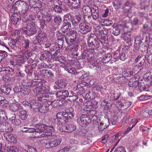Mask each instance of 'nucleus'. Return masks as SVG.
<instances>
[{
	"mask_svg": "<svg viewBox=\"0 0 152 152\" xmlns=\"http://www.w3.org/2000/svg\"><path fill=\"white\" fill-rule=\"evenodd\" d=\"M61 142V139H57L53 140H52L53 147H55L59 145Z\"/></svg>",
	"mask_w": 152,
	"mask_h": 152,
	"instance_id": "nucleus-32",
	"label": "nucleus"
},
{
	"mask_svg": "<svg viewBox=\"0 0 152 152\" xmlns=\"http://www.w3.org/2000/svg\"><path fill=\"white\" fill-rule=\"evenodd\" d=\"M45 147L47 148H50L53 147L52 142V140H45L43 142Z\"/></svg>",
	"mask_w": 152,
	"mask_h": 152,
	"instance_id": "nucleus-27",
	"label": "nucleus"
},
{
	"mask_svg": "<svg viewBox=\"0 0 152 152\" xmlns=\"http://www.w3.org/2000/svg\"><path fill=\"white\" fill-rule=\"evenodd\" d=\"M60 50L59 49L58 50H55L54 52L50 53L51 55L56 56H57L58 54L60 52Z\"/></svg>",
	"mask_w": 152,
	"mask_h": 152,
	"instance_id": "nucleus-57",
	"label": "nucleus"
},
{
	"mask_svg": "<svg viewBox=\"0 0 152 152\" xmlns=\"http://www.w3.org/2000/svg\"><path fill=\"white\" fill-rule=\"evenodd\" d=\"M54 131L53 126H47L45 124H38L36 125L35 128H27V132H36L40 134L36 137H44L50 136Z\"/></svg>",
	"mask_w": 152,
	"mask_h": 152,
	"instance_id": "nucleus-1",
	"label": "nucleus"
},
{
	"mask_svg": "<svg viewBox=\"0 0 152 152\" xmlns=\"http://www.w3.org/2000/svg\"><path fill=\"white\" fill-rule=\"evenodd\" d=\"M35 86L34 87V92L37 93L38 100L41 101L43 97H48V95L46 94H48L50 91L48 86L43 87L42 83H35Z\"/></svg>",
	"mask_w": 152,
	"mask_h": 152,
	"instance_id": "nucleus-2",
	"label": "nucleus"
},
{
	"mask_svg": "<svg viewBox=\"0 0 152 152\" xmlns=\"http://www.w3.org/2000/svg\"><path fill=\"white\" fill-rule=\"evenodd\" d=\"M6 152H18V150L16 148L12 146L7 147L6 149Z\"/></svg>",
	"mask_w": 152,
	"mask_h": 152,
	"instance_id": "nucleus-31",
	"label": "nucleus"
},
{
	"mask_svg": "<svg viewBox=\"0 0 152 152\" xmlns=\"http://www.w3.org/2000/svg\"><path fill=\"white\" fill-rule=\"evenodd\" d=\"M56 97L60 99H65L69 97V91L66 90L59 91L56 93Z\"/></svg>",
	"mask_w": 152,
	"mask_h": 152,
	"instance_id": "nucleus-13",
	"label": "nucleus"
},
{
	"mask_svg": "<svg viewBox=\"0 0 152 152\" xmlns=\"http://www.w3.org/2000/svg\"><path fill=\"white\" fill-rule=\"evenodd\" d=\"M82 11L85 16H87L89 14H91L92 12V10L89 6H84L82 9Z\"/></svg>",
	"mask_w": 152,
	"mask_h": 152,
	"instance_id": "nucleus-20",
	"label": "nucleus"
},
{
	"mask_svg": "<svg viewBox=\"0 0 152 152\" xmlns=\"http://www.w3.org/2000/svg\"><path fill=\"white\" fill-rule=\"evenodd\" d=\"M91 121L93 122L94 124H97V125L99 123V121H100L99 119L96 115H93L91 118Z\"/></svg>",
	"mask_w": 152,
	"mask_h": 152,
	"instance_id": "nucleus-35",
	"label": "nucleus"
},
{
	"mask_svg": "<svg viewBox=\"0 0 152 152\" xmlns=\"http://www.w3.org/2000/svg\"><path fill=\"white\" fill-rule=\"evenodd\" d=\"M69 2L66 3L71 8L77 9L79 8L82 5L81 0H71Z\"/></svg>",
	"mask_w": 152,
	"mask_h": 152,
	"instance_id": "nucleus-11",
	"label": "nucleus"
},
{
	"mask_svg": "<svg viewBox=\"0 0 152 152\" xmlns=\"http://www.w3.org/2000/svg\"><path fill=\"white\" fill-rule=\"evenodd\" d=\"M40 104L37 101L33 100L30 103V108L36 110Z\"/></svg>",
	"mask_w": 152,
	"mask_h": 152,
	"instance_id": "nucleus-19",
	"label": "nucleus"
},
{
	"mask_svg": "<svg viewBox=\"0 0 152 152\" xmlns=\"http://www.w3.org/2000/svg\"><path fill=\"white\" fill-rule=\"evenodd\" d=\"M54 20L56 23L59 24L61 22L62 19L60 16H56L54 18Z\"/></svg>",
	"mask_w": 152,
	"mask_h": 152,
	"instance_id": "nucleus-43",
	"label": "nucleus"
},
{
	"mask_svg": "<svg viewBox=\"0 0 152 152\" xmlns=\"http://www.w3.org/2000/svg\"><path fill=\"white\" fill-rule=\"evenodd\" d=\"M4 48L9 50V48L3 42L0 40V49H4Z\"/></svg>",
	"mask_w": 152,
	"mask_h": 152,
	"instance_id": "nucleus-48",
	"label": "nucleus"
},
{
	"mask_svg": "<svg viewBox=\"0 0 152 152\" xmlns=\"http://www.w3.org/2000/svg\"><path fill=\"white\" fill-rule=\"evenodd\" d=\"M55 84L56 85L54 86V88L55 89L64 88L66 85V83L64 81L61 80L56 82Z\"/></svg>",
	"mask_w": 152,
	"mask_h": 152,
	"instance_id": "nucleus-17",
	"label": "nucleus"
},
{
	"mask_svg": "<svg viewBox=\"0 0 152 152\" xmlns=\"http://www.w3.org/2000/svg\"><path fill=\"white\" fill-rule=\"evenodd\" d=\"M19 116L20 118L24 120L27 117V112L26 110H20L19 112Z\"/></svg>",
	"mask_w": 152,
	"mask_h": 152,
	"instance_id": "nucleus-29",
	"label": "nucleus"
},
{
	"mask_svg": "<svg viewBox=\"0 0 152 152\" xmlns=\"http://www.w3.org/2000/svg\"><path fill=\"white\" fill-rule=\"evenodd\" d=\"M47 2L50 7H53L54 5V2L53 0H46Z\"/></svg>",
	"mask_w": 152,
	"mask_h": 152,
	"instance_id": "nucleus-55",
	"label": "nucleus"
},
{
	"mask_svg": "<svg viewBox=\"0 0 152 152\" xmlns=\"http://www.w3.org/2000/svg\"><path fill=\"white\" fill-rule=\"evenodd\" d=\"M142 60L141 61H140V62H139V64L141 65H137L136 66H135L134 67V68L137 67V68H140V70L142 68V65H143L144 64V62H145V60L144 58H142Z\"/></svg>",
	"mask_w": 152,
	"mask_h": 152,
	"instance_id": "nucleus-46",
	"label": "nucleus"
},
{
	"mask_svg": "<svg viewBox=\"0 0 152 152\" xmlns=\"http://www.w3.org/2000/svg\"><path fill=\"white\" fill-rule=\"evenodd\" d=\"M119 57L120 59L122 61H124L126 59V55L124 53H122L120 54Z\"/></svg>",
	"mask_w": 152,
	"mask_h": 152,
	"instance_id": "nucleus-60",
	"label": "nucleus"
},
{
	"mask_svg": "<svg viewBox=\"0 0 152 152\" xmlns=\"http://www.w3.org/2000/svg\"><path fill=\"white\" fill-rule=\"evenodd\" d=\"M37 27L33 22L27 21V26L23 28V30L26 31V34L28 36H30L34 35L37 33Z\"/></svg>",
	"mask_w": 152,
	"mask_h": 152,
	"instance_id": "nucleus-4",
	"label": "nucleus"
},
{
	"mask_svg": "<svg viewBox=\"0 0 152 152\" xmlns=\"http://www.w3.org/2000/svg\"><path fill=\"white\" fill-rule=\"evenodd\" d=\"M65 112H59L56 114V118L54 119V122L57 124H60L64 122H66L65 119Z\"/></svg>",
	"mask_w": 152,
	"mask_h": 152,
	"instance_id": "nucleus-9",
	"label": "nucleus"
},
{
	"mask_svg": "<svg viewBox=\"0 0 152 152\" xmlns=\"http://www.w3.org/2000/svg\"><path fill=\"white\" fill-rule=\"evenodd\" d=\"M13 71V70L12 69L10 68L9 66L2 68H0V72H2L4 74H6L11 75Z\"/></svg>",
	"mask_w": 152,
	"mask_h": 152,
	"instance_id": "nucleus-18",
	"label": "nucleus"
},
{
	"mask_svg": "<svg viewBox=\"0 0 152 152\" xmlns=\"http://www.w3.org/2000/svg\"><path fill=\"white\" fill-rule=\"evenodd\" d=\"M77 34V32L76 31L72 30L67 33L65 36V34H64L61 36H59L58 39L59 40L64 41L65 39L67 44L70 46L75 44Z\"/></svg>",
	"mask_w": 152,
	"mask_h": 152,
	"instance_id": "nucleus-3",
	"label": "nucleus"
},
{
	"mask_svg": "<svg viewBox=\"0 0 152 152\" xmlns=\"http://www.w3.org/2000/svg\"><path fill=\"white\" fill-rule=\"evenodd\" d=\"M86 131L85 130L79 131V134L80 136H84L86 133Z\"/></svg>",
	"mask_w": 152,
	"mask_h": 152,
	"instance_id": "nucleus-62",
	"label": "nucleus"
},
{
	"mask_svg": "<svg viewBox=\"0 0 152 152\" xmlns=\"http://www.w3.org/2000/svg\"><path fill=\"white\" fill-rule=\"evenodd\" d=\"M10 110L14 112L17 111L19 109H21L23 108L21 104L19 103L11 104L9 106Z\"/></svg>",
	"mask_w": 152,
	"mask_h": 152,
	"instance_id": "nucleus-14",
	"label": "nucleus"
},
{
	"mask_svg": "<svg viewBox=\"0 0 152 152\" xmlns=\"http://www.w3.org/2000/svg\"><path fill=\"white\" fill-rule=\"evenodd\" d=\"M7 119L6 112L2 110H0V122L1 123Z\"/></svg>",
	"mask_w": 152,
	"mask_h": 152,
	"instance_id": "nucleus-21",
	"label": "nucleus"
},
{
	"mask_svg": "<svg viewBox=\"0 0 152 152\" xmlns=\"http://www.w3.org/2000/svg\"><path fill=\"white\" fill-rule=\"evenodd\" d=\"M8 101L4 99V97L0 96V106H2L4 104H7Z\"/></svg>",
	"mask_w": 152,
	"mask_h": 152,
	"instance_id": "nucleus-40",
	"label": "nucleus"
},
{
	"mask_svg": "<svg viewBox=\"0 0 152 152\" xmlns=\"http://www.w3.org/2000/svg\"><path fill=\"white\" fill-rule=\"evenodd\" d=\"M8 141H9L13 143H16L17 140L16 138L12 134H10L8 136Z\"/></svg>",
	"mask_w": 152,
	"mask_h": 152,
	"instance_id": "nucleus-39",
	"label": "nucleus"
},
{
	"mask_svg": "<svg viewBox=\"0 0 152 152\" xmlns=\"http://www.w3.org/2000/svg\"><path fill=\"white\" fill-rule=\"evenodd\" d=\"M69 18H71V15L69 14H67L64 16V19L63 22L66 25L62 26L61 29L63 33H65L67 30L70 29L71 28V23L69 22L67 19V18L68 20L69 19Z\"/></svg>",
	"mask_w": 152,
	"mask_h": 152,
	"instance_id": "nucleus-8",
	"label": "nucleus"
},
{
	"mask_svg": "<svg viewBox=\"0 0 152 152\" xmlns=\"http://www.w3.org/2000/svg\"><path fill=\"white\" fill-rule=\"evenodd\" d=\"M148 115H149L148 112L144 111L141 113L140 115L141 117L144 118L148 117Z\"/></svg>",
	"mask_w": 152,
	"mask_h": 152,
	"instance_id": "nucleus-56",
	"label": "nucleus"
},
{
	"mask_svg": "<svg viewBox=\"0 0 152 152\" xmlns=\"http://www.w3.org/2000/svg\"><path fill=\"white\" fill-rule=\"evenodd\" d=\"M94 7L95 9L93 13H92V15L93 20H96L97 19L98 22L97 24L98 25V23H102V22L103 21V19H102V16L99 15L98 11L97 10V7L96 5L94 6ZM96 23H95V25H96Z\"/></svg>",
	"mask_w": 152,
	"mask_h": 152,
	"instance_id": "nucleus-12",
	"label": "nucleus"
},
{
	"mask_svg": "<svg viewBox=\"0 0 152 152\" xmlns=\"http://www.w3.org/2000/svg\"><path fill=\"white\" fill-rule=\"evenodd\" d=\"M114 152H125V151L124 148L120 147L116 149Z\"/></svg>",
	"mask_w": 152,
	"mask_h": 152,
	"instance_id": "nucleus-53",
	"label": "nucleus"
},
{
	"mask_svg": "<svg viewBox=\"0 0 152 152\" xmlns=\"http://www.w3.org/2000/svg\"><path fill=\"white\" fill-rule=\"evenodd\" d=\"M150 96L142 95L139 98V100L141 101H143L150 99Z\"/></svg>",
	"mask_w": 152,
	"mask_h": 152,
	"instance_id": "nucleus-44",
	"label": "nucleus"
},
{
	"mask_svg": "<svg viewBox=\"0 0 152 152\" xmlns=\"http://www.w3.org/2000/svg\"><path fill=\"white\" fill-rule=\"evenodd\" d=\"M2 90H4L3 92H2V94L4 93L7 95L10 93V91L11 90L10 88L9 87L7 88L6 87H4V88L2 89Z\"/></svg>",
	"mask_w": 152,
	"mask_h": 152,
	"instance_id": "nucleus-45",
	"label": "nucleus"
},
{
	"mask_svg": "<svg viewBox=\"0 0 152 152\" xmlns=\"http://www.w3.org/2000/svg\"><path fill=\"white\" fill-rule=\"evenodd\" d=\"M11 123L14 126H18L20 124V121L19 119H17L12 122Z\"/></svg>",
	"mask_w": 152,
	"mask_h": 152,
	"instance_id": "nucleus-52",
	"label": "nucleus"
},
{
	"mask_svg": "<svg viewBox=\"0 0 152 152\" xmlns=\"http://www.w3.org/2000/svg\"><path fill=\"white\" fill-rule=\"evenodd\" d=\"M47 108L43 105V104L41 103L39 104L37 110L41 113H45L48 111Z\"/></svg>",
	"mask_w": 152,
	"mask_h": 152,
	"instance_id": "nucleus-25",
	"label": "nucleus"
},
{
	"mask_svg": "<svg viewBox=\"0 0 152 152\" xmlns=\"http://www.w3.org/2000/svg\"><path fill=\"white\" fill-rule=\"evenodd\" d=\"M108 120H105L101 122H99L97 124L98 125V129L100 131L104 130L109 125Z\"/></svg>",
	"mask_w": 152,
	"mask_h": 152,
	"instance_id": "nucleus-15",
	"label": "nucleus"
},
{
	"mask_svg": "<svg viewBox=\"0 0 152 152\" xmlns=\"http://www.w3.org/2000/svg\"><path fill=\"white\" fill-rule=\"evenodd\" d=\"M142 58H144L143 56H139L136 58L135 61L137 62L142 60Z\"/></svg>",
	"mask_w": 152,
	"mask_h": 152,
	"instance_id": "nucleus-63",
	"label": "nucleus"
},
{
	"mask_svg": "<svg viewBox=\"0 0 152 152\" xmlns=\"http://www.w3.org/2000/svg\"><path fill=\"white\" fill-rule=\"evenodd\" d=\"M71 149L70 146H67L62 149V150H63V152H71Z\"/></svg>",
	"mask_w": 152,
	"mask_h": 152,
	"instance_id": "nucleus-58",
	"label": "nucleus"
},
{
	"mask_svg": "<svg viewBox=\"0 0 152 152\" xmlns=\"http://www.w3.org/2000/svg\"><path fill=\"white\" fill-rule=\"evenodd\" d=\"M69 111H67L66 112H65V119L67 121L68 120V118H72L74 117V114L73 112L74 111L73 109L72 108H70Z\"/></svg>",
	"mask_w": 152,
	"mask_h": 152,
	"instance_id": "nucleus-22",
	"label": "nucleus"
},
{
	"mask_svg": "<svg viewBox=\"0 0 152 152\" xmlns=\"http://www.w3.org/2000/svg\"><path fill=\"white\" fill-rule=\"evenodd\" d=\"M30 45V41L28 39L25 40L22 45L26 49H28Z\"/></svg>",
	"mask_w": 152,
	"mask_h": 152,
	"instance_id": "nucleus-41",
	"label": "nucleus"
},
{
	"mask_svg": "<svg viewBox=\"0 0 152 152\" xmlns=\"http://www.w3.org/2000/svg\"><path fill=\"white\" fill-rule=\"evenodd\" d=\"M129 72L128 70H126L125 71H124L123 72V76L121 77H117L118 79H119L120 78H124V83H126L127 81V80L125 77H128L129 76Z\"/></svg>",
	"mask_w": 152,
	"mask_h": 152,
	"instance_id": "nucleus-26",
	"label": "nucleus"
},
{
	"mask_svg": "<svg viewBox=\"0 0 152 152\" xmlns=\"http://www.w3.org/2000/svg\"><path fill=\"white\" fill-rule=\"evenodd\" d=\"M129 85L130 87H134L136 88L139 85L138 82L135 81L133 82L131 81V80L129 81Z\"/></svg>",
	"mask_w": 152,
	"mask_h": 152,
	"instance_id": "nucleus-36",
	"label": "nucleus"
},
{
	"mask_svg": "<svg viewBox=\"0 0 152 152\" xmlns=\"http://www.w3.org/2000/svg\"><path fill=\"white\" fill-rule=\"evenodd\" d=\"M138 120H136L135 118H132L131 119V121L129 122V124L130 125L132 124V127L133 128L138 123Z\"/></svg>",
	"mask_w": 152,
	"mask_h": 152,
	"instance_id": "nucleus-42",
	"label": "nucleus"
},
{
	"mask_svg": "<svg viewBox=\"0 0 152 152\" xmlns=\"http://www.w3.org/2000/svg\"><path fill=\"white\" fill-rule=\"evenodd\" d=\"M108 12L109 10L108 9H106V10H103L102 14V17L104 18L107 17L108 15Z\"/></svg>",
	"mask_w": 152,
	"mask_h": 152,
	"instance_id": "nucleus-50",
	"label": "nucleus"
},
{
	"mask_svg": "<svg viewBox=\"0 0 152 152\" xmlns=\"http://www.w3.org/2000/svg\"><path fill=\"white\" fill-rule=\"evenodd\" d=\"M52 104V102L50 101H49L47 102H45L44 104H43V105L44 106L47 108L48 111V107L50 106Z\"/></svg>",
	"mask_w": 152,
	"mask_h": 152,
	"instance_id": "nucleus-59",
	"label": "nucleus"
},
{
	"mask_svg": "<svg viewBox=\"0 0 152 152\" xmlns=\"http://www.w3.org/2000/svg\"><path fill=\"white\" fill-rule=\"evenodd\" d=\"M33 3H34V8H40L42 7L41 2L39 0H36Z\"/></svg>",
	"mask_w": 152,
	"mask_h": 152,
	"instance_id": "nucleus-38",
	"label": "nucleus"
},
{
	"mask_svg": "<svg viewBox=\"0 0 152 152\" xmlns=\"http://www.w3.org/2000/svg\"><path fill=\"white\" fill-rule=\"evenodd\" d=\"M53 6L55 11L57 12H61V10L60 6L57 5H54Z\"/></svg>",
	"mask_w": 152,
	"mask_h": 152,
	"instance_id": "nucleus-47",
	"label": "nucleus"
},
{
	"mask_svg": "<svg viewBox=\"0 0 152 152\" xmlns=\"http://www.w3.org/2000/svg\"><path fill=\"white\" fill-rule=\"evenodd\" d=\"M23 149L26 152H37L35 148L28 145H25L23 147Z\"/></svg>",
	"mask_w": 152,
	"mask_h": 152,
	"instance_id": "nucleus-24",
	"label": "nucleus"
},
{
	"mask_svg": "<svg viewBox=\"0 0 152 152\" xmlns=\"http://www.w3.org/2000/svg\"><path fill=\"white\" fill-rule=\"evenodd\" d=\"M111 123L112 125H115L117 123V119L116 118H112L111 120Z\"/></svg>",
	"mask_w": 152,
	"mask_h": 152,
	"instance_id": "nucleus-64",
	"label": "nucleus"
},
{
	"mask_svg": "<svg viewBox=\"0 0 152 152\" xmlns=\"http://www.w3.org/2000/svg\"><path fill=\"white\" fill-rule=\"evenodd\" d=\"M39 37V39L38 42L44 41L46 39V34L44 33H42L41 34L40 33Z\"/></svg>",
	"mask_w": 152,
	"mask_h": 152,
	"instance_id": "nucleus-37",
	"label": "nucleus"
},
{
	"mask_svg": "<svg viewBox=\"0 0 152 152\" xmlns=\"http://www.w3.org/2000/svg\"><path fill=\"white\" fill-rule=\"evenodd\" d=\"M91 30V27L84 23H81L79 26V31L82 34L89 32Z\"/></svg>",
	"mask_w": 152,
	"mask_h": 152,
	"instance_id": "nucleus-7",
	"label": "nucleus"
},
{
	"mask_svg": "<svg viewBox=\"0 0 152 152\" xmlns=\"http://www.w3.org/2000/svg\"><path fill=\"white\" fill-rule=\"evenodd\" d=\"M112 58L111 55L110 53L105 54L102 59L103 62L106 63L109 62Z\"/></svg>",
	"mask_w": 152,
	"mask_h": 152,
	"instance_id": "nucleus-23",
	"label": "nucleus"
},
{
	"mask_svg": "<svg viewBox=\"0 0 152 152\" xmlns=\"http://www.w3.org/2000/svg\"><path fill=\"white\" fill-rule=\"evenodd\" d=\"M132 4L128 2H127L124 5L123 7V9L125 13H127L128 17L131 18L133 14V12L131 8H132Z\"/></svg>",
	"mask_w": 152,
	"mask_h": 152,
	"instance_id": "nucleus-10",
	"label": "nucleus"
},
{
	"mask_svg": "<svg viewBox=\"0 0 152 152\" xmlns=\"http://www.w3.org/2000/svg\"><path fill=\"white\" fill-rule=\"evenodd\" d=\"M78 124L81 126H85L91 122L90 118L86 115H83L77 120Z\"/></svg>",
	"mask_w": 152,
	"mask_h": 152,
	"instance_id": "nucleus-6",
	"label": "nucleus"
},
{
	"mask_svg": "<svg viewBox=\"0 0 152 152\" xmlns=\"http://www.w3.org/2000/svg\"><path fill=\"white\" fill-rule=\"evenodd\" d=\"M104 23V25L106 26H109L112 23V21L110 20L106 19L104 20H103V21L102 22Z\"/></svg>",
	"mask_w": 152,
	"mask_h": 152,
	"instance_id": "nucleus-49",
	"label": "nucleus"
},
{
	"mask_svg": "<svg viewBox=\"0 0 152 152\" xmlns=\"http://www.w3.org/2000/svg\"><path fill=\"white\" fill-rule=\"evenodd\" d=\"M15 5H18V4H22L23 5V7L24 8V10H26V11H27L29 9L28 5L25 2L23 1H17L15 3Z\"/></svg>",
	"mask_w": 152,
	"mask_h": 152,
	"instance_id": "nucleus-28",
	"label": "nucleus"
},
{
	"mask_svg": "<svg viewBox=\"0 0 152 152\" xmlns=\"http://www.w3.org/2000/svg\"><path fill=\"white\" fill-rule=\"evenodd\" d=\"M12 130V128L6 120L0 122V132H10Z\"/></svg>",
	"mask_w": 152,
	"mask_h": 152,
	"instance_id": "nucleus-5",
	"label": "nucleus"
},
{
	"mask_svg": "<svg viewBox=\"0 0 152 152\" xmlns=\"http://www.w3.org/2000/svg\"><path fill=\"white\" fill-rule=\"evenodd\" d=\"M141 43V39L140 37L138 36L135 38L134 39V47L136 46V45L137 46V45L138 46H140Z\"/></svg>",
	"mask_w": 152,
	"mask_h": 152,
	"instance_id": "nucleus-34",
	"label": "nucleus"
},
{
	"mask_svg": "<svg viewBox=\"0 0 152 152\" xmlns=\"http://www.w3.org/2000/svg\"><path fill=\"white\" fill-rule=\"evenodd\" d=\"M81 19L80 14L76 15L74 16L72 19V25L73 26H77Z\"/></svg>",
	"mask_w": 152,
	"mask_h": 152,
	"instance_id": "nucleus-16",
	"label": "nucleus"
},
{
	"mask_svg": "<svg viewBox=\"0 0 152 152\" xmlns=\"http://www.w3.org/2000/svg\"><path fill=\"white\" fill-rule=\"evenodd\" d=\"M113 5L116 6L118 8L120 7L121 3L119 0H115L113 3Z\"/></svg>",
	"mask_w": 152,
	"mask_h": 152,
	"instance_id": "nucleus-54",
	"label": "nucleus"
},
{
	"mask_svg": "<svg viewBox=\"0 0 152 152\" xmlns=\"http://www.w3.org/2000/svg\"><path fill=\"white\" fill-rule=\"evenodd\" d=\"M66 132H70L75 130V126L72 125H68L66 127Z\"/></svg>",
	"mask_w": 152,
	"mask_h": 152,
	"instance_id": "nucleus-30",
	"label": "nucleus"
},
{
	"mask_svg": "<svg viewBox=\"0 0 152 152\" xmlns=\"http://www.w3.org/2000/svg\"><path fill=\"white\" fill-rule=\"evenodd\" d=\"M90 39H88V45L89 47L93 48V46H94L93 42L94 40V39H92V38Z\"/></svg>",
	"mask_w": 152,
	"mask_h": 152,
	"instance_id": "nucleus-51",
	"label": "nucleus"
},
{
	"mask_svg": "<svg viewBox=\"0 0 152 152\" xmlns=\"http://www.w3.org/2000/svg\"><path fill=\"white\" fill-rule=\"evenodd\" d=\"M113 34L115 36H117L120 33V29L117 26H114L113 28Z\"/></svg>",
	"mask_w": 152,
	"mask_h": 152,
	"instance_id": "nucleus-33",
	"label": "nucleus"
},
{
	"mask_svg": "<svg viewBox=\"0 0 152 152\" xmlns=\"http://www.w3.org/2000/svg\"><path fill=\"white\" fill-rule=\"evenodd\" d=\"M11 12L12 13H15L17 12V9L15 6L13 5L11 10Z\"/></svg>",
	"mask_w": 152,
	"mask_h": 152,
	"instance_id": "nucleus-61",
	"label": "nucleus"
}]
</instances>
